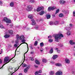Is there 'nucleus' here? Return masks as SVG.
Instances as JSON below:
<instances>
[{
    "mask_svg": "<svg viewBox=\"0 0 75 75\" xmlns=\"http://www.w3.org/2000/svg\"><path fill=\"white\" fill-rule=\"evenodd\" d=\"M16 38H17V39L18 40H21V42H23L20 45L17 47L16 48V49L15 51V54H16V50L18 49V48L22 44H26L27 45V48H28V51L26 52V53L28 51V44L26 42H25L26 40H25L24 39V35H22L21 36H19V35L17 34L16 35Z\"/></svg>",
    "mask_w": 75,
    "mask_h": 75,
    "instance_id": "f257e3e1",
    "label": "nucleus"
},
{
    "mask_svg": "<svg viewBox=\"0 0 75 75\" xmlns=\"http://www.w3.org/2000/svg\"><path fill=\"white\" fill-rule=\"evenodd\" d=\"M53 36L55 38V40L57 42H58V40L61 39V37H64L63 35L60 33L58 34H54L53 35Z\"/></svg>",
    "mask_w": 75,
    "mask_h": 75,
    "instance_id": "f03ea898",
    "label": "nucleus"
},
{
    "mask_svg": "<svg viewBox=\"0 0 75 75\" xmlns=\"http://www.w3.org/2000/svg\"><path fill=\"white\" fill-rule=\"evenodd\" d=\"M13 59V58H12L10 60L8 57H6L4 59V63H6V64H7V63H8V62H9L10 61Z\"/></svg>",
    "mask_w": 75,
    "mask_h": 75,
    "instance_id": "7ed1b4c3",
    "label": "nucleus"
},
{
    "mask_svg": "<svg viewBox=\"0 0 75 75\" xmlns=\"http://www.w3.org/2000/svg\"><path fill=\"white\" fill-rule=\"evenodd\" d=\"M3 21L7 23H11V22L10 20L8 19V18L6 17L4 18Z\"/></svg>",
    "mask_w": 75,
    "mask_h": 75,
    "instance_id": "20e7f679",
    "label": "nucleus"
},
{
    "mask_svg": "<svg viewBox=\"0 0 75 75\" xmlns=\"http://www.w3.org/2000/svg\"><path fill=\"white\" fill-rule=\"evenodd\" d=\"M32 8L33 7H32V6L30 5H28L27 6L26 10L28 11H31L33 10Z\"/></svg>",
    "mask_w": 75,
    "mask_h": 75,
    "instance_id": "39448f33",
    "label": "nucleus"
},
{
    "mask_svg": "<svg viewBox=\"0 0 75 75\" xmlns=\"http://www.w3.org/2000/svg\"><path fill=\"white\" fill-rule=\"evenodd\" d=\"M56 7L55 6L51 7L50 6L48 8V11H51V10H54L55 9H56Z\"/></svg>",
    "mask_w": 75,
    "mask_h": 75,
    "instance_id": "423d86ee",
    "label": "nucleus"
},
{
    "mask_svg": "<svg viewBox=\"0 0 75 75\" xmlns=\"http://www.w3.org/2000/svg\"><path fill=\"white\" fill-rule=\"evenodd\" d=\"M9 37L10 35H9L8 33L7 32H5V35L4 36V37L5 38H9Z\"/></svg>",
    "mask_w": 75,
    "mask_h": 75,
    "instance_id": "0eeeda50",
    "label": "nucleus"
},
{
    "mask_svg": "<svg viewBox=\"0 0 75 75\" xmlns=\"http://www.w3.org/2000/svg\"><path fill=\"white\" fill-rule=\"evenodd\" d=\"M69 25L70 27H67V28H66L67 30H71V29L72 28V26H73L72 24H70Z\"/></svg>",
    "mask_w": 75,
    "mask_h": 75,
    "instance_id": "6e6552de",
    "label": "nucleus"
},
{
    "mask_svg": "<svg viewBox=\"0 0 75 75\" xmlns=\"http://www.w3.org/2000/svg\"><path fill=\"white\" fill-rule=\"evenodd\" d=\"M29 69V67H27L26 68H25L24 70V72L25 73H27L28 72V71Z\"/></svg>",
    "mask_w": 75,
    "mask_h": 75,
    "instance_id": "1a4fd4ad",
    "label": "nucleus"
},
{
    "mask_svg": "<svg viewBox=\"0 0 75 75\" xmlns=\"http://www.w3.org/2000/svg\"><path fill=\"white\" fill-rule=\"evenodd\" d=\"M31 21H32V23H31V25H36V22H35L34 20L32 19L31 20Z\"/></svg>",
    "mask_w": 75,
    "mask_h": 75,
    "instance_id": "9d476101",
    "label": "nucleus"
},
{
    "mask_svg": "<svg viewBox=\"0 0 75 75\" xmlns=\"http://www.w3.org/2000/svg\"><path fill=\"white\" fill-rule=\"evenodd\" d=\"M55 74L56 75H62V72L61 71H58Z\"/></svg>",
    "mask_w": 75,
    "mask_h": 75,
    "instance_id": "9b49d317",
    "label": "nucleus"
},
{
    "mask_svg": "<svg viewBox=\"0 0 75 75\" xmlns=\"http://www.w3.org/2000/svg\"><path fill=\"white\" fill-rule=\"evenodd\" d=\"M42 9H43V6L39 7L37 9V11H41L42 10Z\"/></svg>",
    "mask_w": 75,
    "mask_h": 75,
    "instance_id": "f8f14e48",
    "label": "nucleus"
},
{
    "mask_svg": "<svg viewBox=\"0 0 75 75\" xmlns=\"http://www.w3.org/2000/svg\"><path fill=\"white\" fill-rule=\"evenodd\" d=\"M58 56L57 54L54 55L53 56L52 58L53 59L55 60L57 58H58Z\"/></svg>",
    "mask_w": 75,
    "mask_h": 75,
    "instance_id": "ddd939ff",
    "label": "nucleus"
},
{
    "mask_svg": "<svg viewBox=\"0 0 75 75\" xmlns=\"http://www.w3.org/2000/svg\"><path fill=\"white\" fill-rule=\"evenodd\" d=\"M65 61V62H66V63H67V64H69V63H70V60L68 58L66 59Z\"/></svg>",
    "mask_w": 75,
    "mask_h": 75,
    "instance_id": "4468645a",
    "label": "nucleus"
},
{
    "mask_svg": "<svg viewBox=\"0 0 75 75\" xmlns=\"http://www.w3.org/2000/svg\"><path fill=\"white\" fill-rule=\"evenodd\" d=\"M69 44L70 45H75V42H74L73 40H70L69 41Z\"/></svg>",
    "mask_w": 75,
    "mask_h": 75,
    "instance_id": "2eb2a0df",
    "label": "nucleus"
},
{
    "mask_svg": "<svg viewBox=\"0 0 75 75\" xmlns=\"http://www.w3.org/2000/svg\"><path fill=\"white\" fill-rule=\"evenodd\" d=\"M66 2L64 1V0H61L60 1V3L61 4H63L64 3H65Z\"/></svg>",
    "mask_w": 75,
    "mask_h": 75,
    "instance_id": "dca6fc26",
    "label": "nucleus"
},
{
    "mask_svg": "<svg viewBox=\"0 0 75 75\" xmlns=\"http://www.w3.org/2000/svg\"><path fill=\"white\" fill-rule=\"evenodd\" d=\"M49 74L50 75H54L55 74V72L53 71H50V72Z\"/></svg>",
    "mask_w": 75,
    "mask_h": 75,
    "instance_id": "f3484780",
    "label": "nucleus"
},
{
    "mask_svg": "<svg viewBox=\"0 0 75 75\" xmlns=\"http://www.w3.org/2000/svg\"><path fill=\"white\" fill-rule=\"evenodd\" d=\"M42 61L43 63H46V62H47V59L44 58H43L42 59Z\"/></svg>",
    "mask_w": 75,
    "mask_h": 75,
    "instance_id": "a211bd4d",
    "label": "nucleus"
},
{
    "mask_svg": "<svg viewBox=\"0 0 75 75\" xmlns=\"http://www.w3.org/2000/svg\"><path fill=\"white\" fill-rule=\"evenodd\" d=\"M54 25H58L59 24V22L57 21H55L54 22Z\"/></svg>",
    "mask_w": 75,
    "mask_h": 75,
    "instance_id": "6ab92c4d",
    "label": "nucleus"
},
{
    "mask_svg": "<svg viewBox=\"0 0 75 75\" xmlns=\"http://www.w3.org/2000/svg\"><path fill=\"white\" fill-rule=\"evenodd\" d=\"M14 2H11L10 4V6L11 7H14Z\"/></svg>",
    "mask_w": 75,
    "mask_h": 75,
    "instance_id": "aec40b11",
    "label": "nucleus"
},
{
    "mask_svg": "<svg viewBox=\"0 0 75 75\" xmlns=\"http://www.w3.org/2000/svg\"><path fill=\"white\" fill-rule=\"evenodd\" d=\"M28 18L30 19H31L33 18V15H29L28 16Z\"/></svg>",
    "mask_w": 75,
    "mask_h": 75,
    "instance_id": "412c9836",
    "label": "nucleus"
},
{
    "mask_svg": "<svg viewBox=\"0 0 75 75\" xmlns=\"http://www.w3.org/2000/svg\"><path fill=\"white\" fill-rule=\"evenodd\" d=\"M56 66H58V67H61L62 65L60 63H56L55 64Z\"/></svg>",
    "mask_w": 75,
    "mask_h": 75,
    "instance_id": "4be33fe9",
    "label": "nucleus"
},
{
    "mask_svg": "<svg viewBox=\"0 0 75 75\" xmlns=\"http://www.w3.org/2000/svg\"><path fill=\"white\" fill-rule=\"evenodd\" d=\"M8 32L9 34H13V31L11 30H9Z\"/></svg>",
    "mask_w": 75,
    "mask_h": 75,
    "instance_id": "5701e85b",
    "label": "nucleus"
},
{
    "mask_svg": "<svg viewBox=\"0 0 75 75\" xmlns=\"http://www.w3.org/2000/svg\"><path fill=\"white\" fill-rule=\"evenodd\" d=\"M55 50H57V52H58V53H59L61 52V51H60L59 50V49H58V48H55Z\"/></svg>",
    "mask_w": 75,
    "mask_h": 75,
    "instance_id": "b1692460",
    "label": "nucleus"
},
{
    "mask_svg": "<svg viewBox=\"0 0 75 75\" xmlns=\"http://www.w3.org/2000/svg\"><path fill=\"white\" fill-rule=\"evenodd\" d=\"M44 13V11H42L40 12L39 14L40 16H42V15H43Z\"/></svg>",
    "mask_w": 75,
    "mask_h": 75,
    "instance_id": "393cba45",
    "label": "nucleus"
},
{
    "mask_svg": "<svg viewBox=\"0 0 75 75\" xmlns=\"http://www.w3.org/2000/svg\"><path fill=\"white\" fill-rule=\"evenodd\" d=\"M53 52L54 51H53V48H51V49L50 50V53L52 54L53 53Z\"/></svg>",
    "mask_w": 75,
    "mask_h": 75,
    "instance_id": "a878e982",
    "label": "nucleus"
},
{
    "mask_svg": "<svg viewBox=\"0 0 75 75\" xmlns=\"http://www.w3.org/2000/svg\"><path fill=\"white\" fill-rule=\"evenodd\" d=\"M35 28L36 30H40V28L39 26H36Z\"/></svg>",
    "mask_w": 75,
    "mask_h": 75,
    "instance_id": "bb28decb",
    "label": "nucleus"
},
{
    "mask_svg": "<svg viewBox=\"0 0 75 75\" xmlns=\"http://www.w3.org/2000/svg\"><path fill=\"white\" fill-rule=\"evenodd\" d=\"M15 42L16 44H15L14 46L15 47H17V46H18V45H19V44H18V42Z\"/></svg>",
    "mask_w": 75,
    "mask_h": 75,
    "instance_id": "cd10ccee",
    "label": "nucleus"
},
{
    "mask_svg": "<svg viewBox=\"0 0 75 75\" xmlns=\"http://www.w3.org/2000/svg\"><path fill=\"white\" fill-rule=\"evenodd\" d=\"M21 65H22V66L23 67H26L27 66V64H21Z\"/></svg>",
    "mask_w": 75,
    "mask_h": 75,
    "instance_id": "c85d7f7f",
    "label": "nucleus"
},
{
    "mask_svg": "<svg viewBox=\"0 0 75 75\" xmlns=\"http://www.w3.org/2000/svg\"><path fill=\"white\" fill-rule=\"evenodd\" d=\"M12 70H13V68H10L9 69V72H11V74H13V72L12 71Z\"/></svg>",
    "mask_w": 75,
    "mask_h": 75,
    "instance_id": "c756f323",
    "label": "nucleus"
},
{
    "mask_svg": "<svg viewBox=\"0 0 75 75\" xmlns=\"http://www.w3.org/2000/svg\"><path fill=\"white\" fill-rule=\"evenodd\" d=\"M35 62L36 64H37L38 65H39V64H40V62L38 60H36L35 61Z\"/></svg>",
    "mask_w": 75,
    "mask_h": 75,
    "instance_id": "7c9ffc66",
    "label": "nucleus"
},
{
    "mask_svg": "<svg viewBox=\"0 0 75 75\" xmlns=\"http://www.w3.org/2000/svg\"><path fill=\"white\" fill-rule=\"evenodd\" d=\"M44 43H43V42H42L40 43V47H43L44 45Z\"/></svg>",
    "mask_w": 75,
    "mask_h": 75,
    "instance_id": "2f4dec72",
    "label": "nucleus"
},
{
    "mask_svg": "<svg viewBox=\"0 0 75 75\" xmlns=\"http://www.w3.org/2000/svg\"><path fill=\"white\" fill-rule=\"evenodd\" d=\"M46 17L47 19H49V18H50V17H51V16H50V15H47Z\"/></svg>",
    "mask_w": 75,
    "mask_h": 75,
    "instance_id": "473e14b6",
    "label": "nucleus"
},
{
    "mask_svg": "<svg viewBox=\"0 0 75 75\" xmlns=\"http://www.w3.org/2000/svg\"><path fill=\"white\" fill-rule=\"evenodd\" d=\"M67 35H70L71 34V32L69 31H68L67 33Z\"/></svg>",
    "mask_w": 75,
    "mask_h": 75,
    "instance_id": "72a5a7b5",
    "label": "nucleus"
},
{
    "mask_svg": "<svg viewBox=\"0 0 75 75\" xmlns=\"http://www.w3.org/2000/svg\"><path fill=\"white\" fill-rule=\"evenodd\" d=\"M3 1H0V6H3Z\"/></svg>",
    "mask_w": 75,
    "mask_h": 75,
    "instance_id": "f704fd0d",
    "label": "nucleus"
},
{
    "mask_svg": "<svg viewBox=\"0 0 75 75\" xmlns=\"http://www.w3.org/2000/svg\"><path fill=\"white\" fill-rule=\"evenodd\" d=\"M37 44H38V42L37 41H35L34 43V45L35 46H36L37 45Z\"/></svg>",
    "mask_w": 75,
    "mask_h": 75,
    "instance_id": "c9c22d12",
    "label": "nucleus"
},
{
    "mask_svg": "<svg viewBox=\"0 0 75 75\" xmlns=\"http://www.w3.org/2000/svg\"><path fill=\"white\" fill-rule=\"evenodd\" d=\"M59 9H57L56 11L55 14H57V13H58L59 12Z\"/></svg>",
    "mask_w": 75,
    "mask_h": 75,
    "instance_id": "e433bc0d",
    "label": "nucleus"
},
{
    "mask_svg": "<svg viewBox=\"0 0 75 75\" xmlns=\"http://www.w3.org/2000/svg\"><path fill=\"white\" fill-rule=\"evenodd\" d=\"M59 16L60 17H63V14L62 13H60L59 15Z\"/></svg>",
    "mask_w": 75,
    "mask_h": 75,
    "instance_id": "4c0bfd02",
    "label": "nucleus"
},
{
    "mask_svg": "<svg viewBox=\"0 0 75 75\" xmlns=\"http://www.w3.org/2000/svg\"><path fill=\"white\" fill-rule=\"evenodd\" d=\"M40 51L41 52H43V51H44V49H43L42 48H41L40 49Z\"/></svg>",
    "mask_w": 75,
    "mask_h": 75,
    "instance_id": "58836bf2",
    "label": "nucleus"
},
{
    "mask_svg": "<svg viewBox=\"0 0 75 75\" xmlns=\"http://www.w3.org/2000/svg\"><path fill=\"white\" fill-rule=\"evenodd\" d=\"M49 41L50 42H52L53 41V40L52 39H50L49 40Z\"/></svg>",
    "mask_w": 75,
    "mask_h": 75,
    "instance_id": "ea45409f",
    "label": "nucleus"
},
{
    "mask_svg": "<svg viewBox=\"0 0 75 75\" xmlns=\"http://www.w3.org/2000/svg\"><path fill=\"white\" fill-rule=\"evenodd\" d=\"M50 25H52L53 24H54V23H53V22H50Z\"/></svg>",
    "mask_w": 75,
    "mask_h": 75,
    "instance_id": "a19ab883",
    "label": "nucleus"
},
{
    "mask_svg": "<svg viewBox=\"0 0 75 75\" xmlns=\"http://www.w3.org/2000/svg\"><path fill=\"white\" fill-rule=\"evenodd\" d=\"M39 73H38V71H36L35 73V74L36 75H37V74H38Z\"/></svg>",
    "mask_w": 75,
    "mask_h": 75,
    "instance_id": "79ce46f5",
    "label": "nucleus"
},
{
    "mask_svg": "<svg viewBox=\"0 0 75 75\" xmlns=\"http://www.w3.org/2000/svg\"><path fill=\"white\" fill-rule=\"evenodd\" d=\"M0 28H3V26L1 24H0Z\"/></svg>",
    "mask_w": 75,
    "mask_h": 75,
    "instance_id": "37998d69",
    "label": "nucleus"
},
{
    "mask_svg": "<svg viewBox=\"0 0 75 75\" xmlns=\"http://www.w3.org/2000/svg\"><path fill=\"white\" fill-rule=\"evenodd\" d=\"M65 23V22L63 20L61 21V24H64Z\"/></svg>",
    "mask_w": 75,
    "mask_h": 75,
    "instance_id": "c03bdc74",
    "label": "nucleus"
},
{
    "mask_svg": "<svg viewBox=\"0 0 75 75\" xmlns=\"http://www.w3.org/2000/svg\"><path fill=\"white\" fill-rule=\"evenodd\" d=\"M30 59H31V61H34V58L32 57H30Z\"/></svg>",
    "mask_w": 75,
    "mask_h": 75,
    "instance_id": "a18cd8bd",
    "label": "nucleus"
},
{
    "mask_svg": "<svg viewBox=\"0 0 75 75\" xmlns=\"http://www.w3.org/2000/svg\"><path fill=\"white\" fill-rule=\"evenodd\" d=\"M38 73L40 74L41 73H42V71H41V70H39L38 71Z\"/></svg>",
    "mask_w": 75,
    "mask_h": 75,
    "instance_id": "49530a36",
    "label": "nucleus"
},
{
    "mask_svg": "<svg viewBox=\"0 0 75 75\" xmlns=\"http://www.w3.org/2000/svg\"><path fill=\"white\" fill-rule=\"evenodd\" d=\"M6 64H4L3 66H2V67H1V68H0V69H2V68H3V67H4V65H6Z\"/></svg>",
    "mask_w": 75,
    "mask_h": 75,
    "instance_id": "de8ad7c7",
    "label": "nucleus"
},
{
    "mask_svg": "<svg viewBox=\"0 0 75 75\" xmlns=\"http://www.w3.org/2000/svg\"><path fill=\"white\" fill-rule=\"evenodd\" d=\"M73 16L75 17V11H74L73 12Z\"/></svg>",
    "mask_w": 75,
    "mask_h": 75,
    "instance_id": "09e8293b",
    "label": "nucleus"
},
{
    "mask_svg": "<svg viewBox=\"0 0 75 75\" xmlns=\"http://www.w3.org/2000/svg\"><path fill=\"white\" fill-rule=\"evenodd\" d=\"M52 36L51 35H50L49 36H48V38H51Z\"/></svg>",
    "mask_w": 75,
    "mask_h": 75,
    "instance_id": "8fccbe9b",
    "label": "nucleus"
},
{
    "mask_svg": "<svg viewBox=\"0 0 75 75\" xmlns=\"http://www.w3.org/2000/svg\"><path fill=\"white\" fill-rule=\"evenodd\" d=\"M31 3H34V0H32L30 1Z\"/></svg>",
    "mask_w": 75,
    "mask_h": 75,
    "instance_id": "3c124183",
    "label": "nucleus"
},
{
    "mask_svg": "<svg viewBox=\"0 0 75 75\" xmlns=\"http://www.w3.org/2000/svg\"><path fill=\"white\" fill-rule=\"evenodd\" d=\"M2 63V61H1V59H0V64H1Z\"/></svg>",
    "mask_w": 75,
    "mask_h": 75,
    "instance_id": "603ef678",
    "label": "nucleus"
},
{
    "mask_svg": "<svg viewBox=\"0 0 75 75\" xmlns=\"http://www.w3.org/2000/svg\"><path fill=\"white\" fill-rule=\"evenodd\" d=\"M30 54H34V52H30Z\"/></svg>",
    "mask_w": 75,
    "mask_h": 75,
    "instance_id": "864d4df0",
    "label": "nucleus"
},
{
    "mask_svg": "<svg viewBox=\"0 0 75 75\" xmlns=\"http://www.w3.org/2000/svg\"><path fill=\"white\" fill-rule=\"evenodd\" d=\"M1 51H2L1 52V53H0V54H2L1 52H3V50L2 49H1Z\"/></svg>",
    "mask_w": 75,
    "mask_h": 75,
    "instance_id": "5fc2aeb1",
    "label": "nucleus"
},
{
    "mask_svg": "<svg viewBox=\"0 0 75 75\" xmlns=\"http://www.w3.org/2000/svg\"><path fill=\"white\" fill-rule=\"evenodd\" d=\"M34 66H35V68H38V66L36 65H35Z\"/></svg>",
    "mask_w": 75,
    "mask_h": 75,
    "instance_id": "6e6d98bb",
    "label": "nucleus"
},
{
    "mask_svg": "<svg viewBox=\"0 0 75 75\" xmlns=\"http://www.w3.org/2000/svg\"><path fill=\"white\" fill-rule=\"evenodd\" d=\"M30 49H31V50H33V47H30Z\"/></svg>",
    "mask_w": 75,
    "mask_h": 75,
    "instance_id": "4d7b16f0",
    "label": "nucleus"
},
{
    "mask_svg": "<svg viewBox=\"0 0 75 75\" xmlns=\"http://www.w3.org/2000/svg\"><path fill=\"white\" fill-rule=\"evenodd\" d=\"M19 75H23V74L22 73H20L19 74Z\"/></svg>",
    "mask_w": 75,
    "mask_h": 75,
    "instance_id": "13d9d810",
    "label": "nucleus"
},
{
    "mask_svg": "<svg viewBox=\"0 0 75 75\" xmlns=\"http://www.w3.org/2000/svg\"><path fill=\"white\" fill-rule=\"evenodd\" d=\"M37 11V10H36L35 9H34V11Z\"/></svg>",
    "mask_w": 75,
    "mask_h": 75,
    "instance_id": "bf43d9fd",
    "label": "nucleus"
},
{
    "mask_svg": "<svg viewBox=\"0 0 75 75\" xmlns=\"http://www.w3.org/2000/svg\"><path fill=\"white\" fill-rule=\"evenodd\" d=\"M46 49H48V47H46Z\"/></svg>",
    "mask_w": 75,
    "mask_h": 75,
    "instance_id": "052dcab7",
    "label": "nucleus"
},
{
    "mask_svg": "<svg viewBox=\"0 0 75 75\" xmlns=\"http://www.w3.org/2000/svg\"><path fill=\"white\" fill-rule=\"evenodd\" d=\"M74 56H75V52L74 53Z\"/></svg>",
    "mask_w": 75,
    "mask_h": 75,
    "instance_id": "680f3d73",
    "label": "nucleus"
},
{
    "mask_svg": "<svg viewBox=\"0 0 75 75\" xmlns=\"http://www.w3.org/2000/svg\"><path fill=\"white\" fill-rule=\"evenodd\" d=\"M38 49H39V47H38Z\"/></svg>",
    "mask_w": 75,
    "mask_h": 75,
    "instance_id": "e2e57ef3",
    "label": "nucleus"
},
{
    "mask_svg": "<svg viewBox=\"0 0 75 75\" xmlns=\"http://www.w3.org/2000/svg\"><path fill=\"white\" fill-rule=\"evenodd\" d=\"M74 48H75V46H74Z\"/></svg>",
    "mask_w": 75,
    "mask_h": 75,
    "instance_id": "0e129e2a",
    "label": "nucleus"
},
{
    "mask_svg": "<svg viewBox=\"0 0 75 75\" xmlns=\"http://www.w3.org/2000/svg\"><path fill=\"white\" fill-rule=\"evenodd\" d=\"M19 68H20V67H19V68H18V69H19Z\"/></svg>",
    "mask_w": 75,
    "mask_h": 75,
    "instance_id": "69168bd1",
    "label": "nucleus"
},
{
    "mask_svg": "<svg viewBox=\"0 0 75 75\" xmlns=\"http://www.w3.org/2000/svg\"><path fill=\"white\" fill-rule=\"evenodd\" d=\"M68 13H69V11H68Z\"/></svg>",
    "mask_w": 75,
    "mask_h": 75,
    "instance_id": "338daca9",
    "label": "nucleus"
},
{
    "mask_svg": "<svg viewBox=\"0 0 75 75\" xmlns=\"http://www.w3.org/2000/svg\"><path fill=\"white\" fill-rule=\"evenodd\" d=\"M74 2H75V0H74Z\"/></svg>",
    "mask_w": 75,
    "mask_h": 75,
    "instance_id": "774afa93",
    "label": "nucleus"
}]
</instances>
